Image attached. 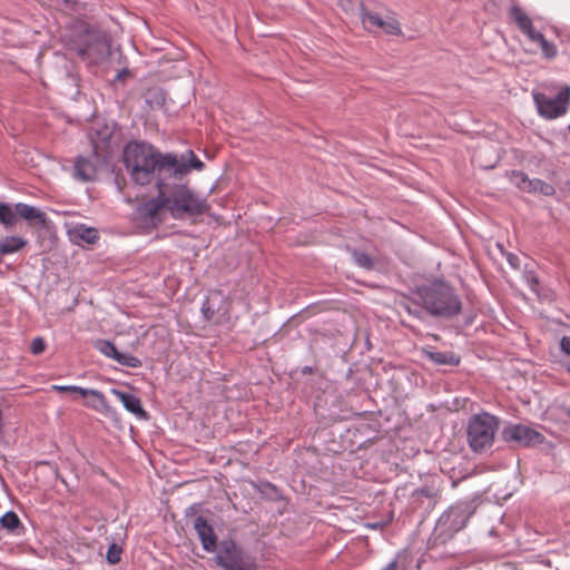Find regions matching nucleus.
<instances>
[{"instance_id":"nucleus-22","label":"nucleus","mask_w":570,"mask_h":570,"mask_svg":"<svg viewBox=\"0 0 570 570\" xmlns=\"http://www.w3.org/2000/svg\"><path fill=\"white\" fill-rule=\"evenodd\" d=\"M524 283L529 286L532 293H534L539 299H548V295L540 292L539 278L534 271L525 268L522 275Z\"/></svg>"},{"instance_id":"nucleus-32","label":"nucleus","mask_w":570,"mask_h":570,"mask_svg":"<svg viewBox=\"0 0 570 570\" xmlns=\"http://www.w3.org/2000/svg\"><path fill=\"white\" fill-rule=\"evenodd\" d=\"M46 350V342L42 337H36L30 344V351L35 355H39Z\"/></svg>"},{"instance_id":"nucleus-40","label":"nucleus","mask_w":570,"mask_h":570,"mask_svg":"<svg viewBox=\"0 0 570 570\" xmlns=\"http://www.w3.org/2000/svg\"><path fill=\"white\" fill-rule=\"evenodd\" d=\"M156 97H157V104L160 105L164 100L161 92H156Z\"/></svg>"},{"instance_id":"nucleus-14","label":"nucleus","mask_w":570,"mask_h":570,"mask_svg":"<svg viewBox=\"0 0 570 570\" xmlns=\"http://www.w3.org/2000/svg\"><path fill=\"white\" fill-rule=\"evenodd\" d=\"M110 392L122 403L124 407L139 420H147L148 414L144 410L139 397L132 393L118 389H111Z\"/></svg>"},{"instance_id":"nucleus-27","label":"nucleus","mask_w":570,"mask_h":570,"mask_svg":"<svg viewBox=\"0 0 570 570\" xmlns=\"http://www.w3.org/2000/svg\"><path fill=\"white\" fill-rule=\"evenodd\" d=\"M95 347L105 356L110 357L112 360L116 358L118 350L110 341L107 340H98L95 343Z\"/></svg>"},{"instance_id":"nucleus-17","label":"nucleus","mask_w":570,"mask_h":570,"mask_svg":"<svg viewBox=\"0 0 570 570\" xmlns=\"http://www.w3.org/2000/svg\"><path fill=\"white\" fill-rule=\"evenodd\" d=\"M205 163L189 148L180 151V179L191 171H202Z\"/></svg>"},{"instance_id":"nucleus-38","label":"nucleus","mask_w":570,"mask_h":570,"mask_svg":"<svg viewBox=\"0 0 570 570\" xmlns=\"http://www.w3.org/2000/svg\"><path fill=\"white\" fill-rule=\"evenodd\" d=\"M407 312L416 317H421V312L417 309L412 311L411 308H407Z\"/></svg>"},{"instance_id":"nucleus-18","label":"nucleus","mask_w":570,"mask_h":570,"mask_svg":"<svg viewBox=\"0 0 570 570\" xmlns=\"http://www.w3.org/2000/svg\"><path fill=\"white\" fill-rule=\"evenodd\" d=\"M16 213L26 220H35L39 224L46 223V214L41 212L39 208L30 206L28 204H16Z\"/></svg>"},{"instance_id":"nucleus-25","label":"nucleus","mask_w":570,"mask_h":570,"mask_svg":"<svg viewBox=\"0 0 570 570\" xmlns=\"http://www.w3.org/2000/svg\"><path fill=\"white\" fill-rule=\"evenodd\" d=\"M529 193H540L544 196H552L556 193V188L539 178L531 179V188L529 189Z\"/></svg>"},{"instance_id":"nucleus-36","label":"nucleus","mask_w":570,"mask_h":570,"mask_svg":"<svg viewBox=\"0 0 570 570\" xmlns=\"http://www.w3.org/2000/svg\"><path fill=\"white\" fill-rule=\"evenodd\" d=\"M397 568V561L396 559L392 560L391 562H389L383 569L381 570H396Z\"/></svg>"},{"instance_id":"nucleus-42","label":"nucleus","mask_w":570,"mask_h":570,"mask_svg":"<svg viewBox=\"0 0 570 570\" xmlns=\"http://www.w3.org/2000/svg\"><path fill=\"white\" fill-rule=\"evenodd\" d=\"M567 370H568V371H569V373H570V364H568V365H567Z\"/></svg>"},{"instance_id":"nucleus-21","label":"nucleus","mask_w":570,"mask_h":570,"mask_svg":"<svg viewBox=\"0 0 570 570\" xmlns=\"http://www.w3.org/2000/svg\"><path fill=\"white\" fill-rule=\"evenodd\" d=\"M428 356L435 364L458 365L460 358L453 352H428Z\"/></svg>"},{"instance_id":"nucleus-24","label":"nucleus","mask_w":570,"mask_h":570,"mask_svg":"<svg viewBox=\"0 0 570 570\" xmlns=\"http://www.w3.org/2000/svg\"><path fill=\"white\" fill-rule=\"evenodd\" d=\"M351 255H352L354 263L358 267H361L365 271H371L374 268V259L367 253L357 250V249H353Z\"/></svg>"},{"instance_id":"nucleus-6","label":"nucleus","mask_w":570,"mask_h":570,"mask_svg":"<svg viewBox=\"0 0 570 570\" xmlns=\"http://www.w3.org/2000/svg\"><path fill=\"white\" fill-rule=\"evenodd\" d=\"M510 16L517 23L519 30L532 42H537L540 48L542 56L547 59H553L558 55L556 45L548 41L542 32L533 28L532 19L519 7L512 6L510 9Z\"/></svg>"},{"instance_id":"nucleus-16","label":"nucleus","mask_w":570,"mask_h":570,"mask_svg":"<svg viewBox=\"0 0 570 570\" xmlns=\"http://www.w3.org/2000/svg\"><path fill=\"white\" fill-rule=\"evenodd\" d=\"M85 392L86 393L80 394V396H82V397L90 396L91 397L90 400H88L86 402V405L88 407H91L96 411H100L109 416L116 414V411L109 405L105 395L100 391L92 390V389H85Z\"/></svg>"},{"instance_id":"nucleus-12","label":"nucleus","mask_w":570,"mask_h":570,"mask_svg":"<svg viewBox=\"0 0 570 570\" xmlns=\"http://www.w3.org/2000/svg\"><path fill=\"white\" fill-rule=\"evenodd\" d=\"M215 560L224 569L233 570L243 562L242 551L233 540H223Z\"/></svg>"},{"instance_id":"nucleus-2","label":"nucleus","mask_w":570,"mask_h":570,"mask_svg":"<svg viewBox=\"0 0 570 570\" xmlns=\"http://www.w3.org/2000/svg\"><path fill=\"white\" fill-rule=\"evenodd\" d=\"M411 295L412 303L422 307L433 317L452 318L462 311L460 295L442 279L417 286Z\"/></svg>"},{"instance_id":"nucleus-26","label":"nucleus","mask_w":570,"mask_h":570,"mask_svg":"<svg viewBox=\"0 0 570 570\" xmlns=\"http://www.w3.org/2000/svg\"><path fill=\"white\" fill-rule=\"evenodd\" d=\"M17 222V213L7 204L0 203V223L4 226H13Z\"/></svg>"},{"instance_id":"nucleus-15","label":"nucleus","mask_w":570,"mask_h":570,"mask_svg":"<svg viewBox=\"0 0 570 570\" xmlns=\"http://www.w3.org/2000/svg\"><path fill=\"white\" fill-rule=\"evenodd\" d=\"M194 528L197 532L204 550L214 552L217 548V539L214 534L213 528L207 523L203 517H197L194 521Z\"/></svg>"},{"instance_id":"nucleus-20","label":"nucleus","mask_w":570,"mask_h":570,"mask_svg":"<svg viewBox=\"0 0 570 570\" xmlns=\"http://www.w3.org/2000/svg\"><path fill=\"white\" fill-rule=\"evenodd\" d=\"M361 19L364 28L368 31H377L379 28L383 26V20L385 18L381 17L377 13L366 11L362 9Z\"/></svg>"},{"instance_id":"nucleus-29","label":"nucleus","mask_w":570,"mask_h":570,"mask_svg":"<svg viewBox=\"0 0 570 570\" xmlns=\"http://www.w3.org/2000/svg\"><path fill=\"white\" fill-rule=\"evenodd\" d=\"M513 184L521 190L528 191L531 188V179L522 171L512 173Z\"/></svg>"},{"instance_id":"nucleus-23","label":"nucleus","mask_w":570,"mask_h":570,"mask_svg":"<svg viewBox=\"0 0 570 570\" xmlns=\"http://www.w3.org/2000/svg\"><path fill=\"white\" fill-rule=\"evenodd\" d=\"M0 527L8 532L18 533L17 530L21 527V521L13 511H8L0 518Z\"/></svg>"},{"instance_id":"nucleus-8","label":"nucleus","mask_w":570,"mask_h":570,"mask_svg":"<svg viewBox=\"0 0 570 570\" xmlns=\"http://www.w3.org/2000/svg\"><path fill=\"white\" fill-rule=\"evenodd\" d=\"M202 317L215 325H226L230 321L229 301L222 291H209L202 302Z\"/></svg>"},{"instance_id":"nucleus-4","label":"nucleus","mask_w":570,"mask_h":570,"mask_svg":"<svg viewBox=\"0 0 570 570\" xmlns=\"http://www.w3.org/2000/svg\"><path fill=\"white\" fill-rule=\"evenodd\" d=\"M156 188L157 197L138 205L135 210L136 219L144 227H156L166 212H170L175 217V210L178 208V184L160 183Z\"/></svg>"},{"instance_id":"nucleus-33","label":"nucleus","mask_w":570,"mask_h":570,"mask_svg":"<svg viewBox=\"0 0 570 570\" xmlns=\"http://www.w3.org/2000/svg\"><path fill=\"white\" fill-rule=\"evenodd\" d=\"M51 389L59 392L77 393L79 395L86 393L83 387L76 385H52Z\"/></svg>"},{"instance_id":"nucleus-39","label":"nucleus","mask_w":570,"mask_h":570,"mask_svg":"<svg viewBox=\"0 0 570 570\" xmlns=\"http://www.w3.org/2000/svg\"><path fill=\"white\" fill-rule=\"evenodd\" d=\"M129 71L127 69H122L121 71L118 72L117 75V78L120 79L122 77H125V75H128Z\"/></svg>"},{"instance_id":"nucleus-13","label":"nucleus","mask_w":570,"mask_h":570,"mask_svg":"<svg viewBox=\"0 0 570 570\" xmlns=\"http://www.w3.org/2000/svg\"><path fill=\"white\" fill-rule=\"evenodd\" d=\"M98 155L92 153L88 157H77L73 165V176L80 181H91L98 171Z\"/></svg>"},{"instance_id":"nucleus-19","label":"nucleus","mask_w":570,"mask_h":570,"mask_svg":"<svg viewBox=\"0 0 570 570\" xmlns=\"http://www.w3.org/2000/svg\"><path fill=\"white\" fill-rule=\"evenodd\" d=\"M72 235L77 243L95 244L98 239L97 229L83 225L75 228Z\"/></svg>"},{"instance_id":"nucleus-7","label":"nucleus","mask_w":570,"mask_h":570,"mask_svg":"<svg viewBox=\"0 0 570 570\" xmlns=\"http://www.w3.org/2000/svg\"><path fill=\"white\" fill-rule=\"evenodd\" d=\"M532 96L538 114L546 119H556L567 112L570 104V86H563L556 97L542 92H533Z\"/></svg>"},{"instance_id":"nucleus-11","label":"nucleus","mask_w":570,"mask_h":570,"mask_svg":"<svg viewBox=\"0 0 570 570\" xmlns=\"http://www.w3.org/2000/svg\"><path fill=\"white\" fill-rule=\"evenodd\" d=\"M209 209L210 205L206 197L198 195L186 184L180 183V216L186 214L193 222H197Z\"/></svg>"},{"instance_id":"nucleus-1","label":"nucleus","mask_w":570,"mask_h":570,"mask_svg":"<svg viewBox=\"0 0 570 570\" xmlns=\"http://www.w3.org/2000/svg\"><path fill=\"white\" fill-rule=\"evenodd\" d=\"M124 164L130 178L145 186L155 180L156 187L178 184V161L175 156L163 155L151 145L129 142L124 149Z\"/></svg>"},{"instance_id":"nucleus-31","label":"nucleus","mask_w":570,"mask_h":570,"mask_svg":"<svg viewBox=\"0 0 570 570\" xmlns=\"http://www.w3.org/2000/svg\"><path fill=\"white\" fill-rule=\"evenodd\" d=\"M122 549L116 544L111 543L108 547L106 559L110 564H117L121 559Z\"/></svg>"},{"instance_id":"nucleus-34","label":"nucleus","mask_w":570,"mask_h":570,"mask_svg":"<svg viewBox=\"0 0 570 570\" xmlns=\"http://www.w3.org/2000/svg\"><path fill=\"white\" fill-rule=\"evenodd\" d=\"M507 261L512 268H519L520 259L517 255L512 253L507 254Z\"/></svg>"},{"instance_id":"nucleus-30","label":"nucleus","mask_w":570,"mask_h":570,"mask_svg":"<svg viewBox=\"0 0 570 570\" xmlns=\"http://www.w3.org/2000/svg\"><path fill=\"white\" fill-rule=\"evenodd\" d=\"M379 30H382L386 35H397L401 31L399 22L392 17L385 18L383 26L379 28Z\"/></svg>"},{"instance_id":"nucleus-37","label":"nucleus","mask_w":570,"mask_h":570,"mask_svg":"<svg viewBox=\"0 0 570 570\" xmlns=\"http://www.w3.org/2000/svg\"><path fill=\"white\" fill-rule=\"evenodd\" d=\"M233 570H254V569L249 564H245L244 562H242L239 566H237Z\"/></svg>"},{"instance_id":"nucleus-9","label":"nucleus","mask_w":570,"mask_h":570,"mask_svg":"<svg viewBox=\"0 0 570 570\" xmlns=\"http://www.w3.org/2000/svg\"><path fill=\"white\" fill-rule=\"evenodd\" d=\"M507 443H514L522 448H534L546 444L544 435L535 428L522 423H508L501 432Z\"/></svg>"},{"instance_id":"nucleus-35","label":"nucleus","mask_w":570,"mask_h":570,"mask_svg":"<svg viewBox=\"0 0 570 570\" xmlns=\"http://www.w3.org/2000/svg\"><path fill=\"white\" fill-rule=\"evenodd\" d=\"M561 351L568 355H570V337L563 336L560 341Z\"/></svg>"},{"instance_id":"nucleus-28","label":"nucleus","mask_w":570,"mask_h":570,"mask_svg":"<svg viewBox=\"0 0 570 570\" xmlns=\"http://www.w3.org/2000/svg\"><path fill=\"white\" fill-rule=\"evenodd\" d=\"M117 363L124 366H128L131 368L139 367L141 365V362L138 357L129 354V353H121L118 351L117 356L115 358Z\"/></svg>"},{"instance_id":"nucleus-5","label":"nucleus","mask_w":570,"mask_h":570,"mask_svg":"<svg viewBox=\"0 0 570 570\" xmlns=\"http://www.w3.org/2000/svg\"><path fill=\"white\" fill-rule=\"evenodd\" d=\"M499 419L488 412H481L469 419L466 440L471 450L483 453L490 450L499 429Z\"/></svg>"},{"instance_id":"nucleus-3","label":"nucleus","mask_w":570,"mask_h":570,"mask_svg":"<svg viewBox=\"0 0 570 570\" xmlns=\"http://www.w3.org/2000/svg\"><path fill=\"white\" fill-rule=\"evenodd\" d=\"M66 46L88 65H99L110 55V43L106 35L88 29L85 24L71 31Z\"/></svg>"},{"instance_id":"nucleus-10","label":"nucleus","mask_w":570,"mask_h":570,"mask_svg":"<svg viewBox=\"0 0 570 570\" xmlns=\"http://www.w3.org/2000/svg\"><path fill=\"white\" fill-rule=\"evenodd\" d=\"M472 514L469 503L461 502L450 507L438 520L436 529L446 537L462 530Z\"/></svg>"},{"instance_id":"nucleus-41","label":"nucleus","mask_w":570,"mask_h":570,"mask_svg":"<svg viewBox=\"0 0 570 570\" xmlns=\"http://www.w3.org/2000/svg\"><path fill=\"white\" fill-rule=\"evenodd\" d=\"M567 412H568V415L570 416V404H569V406H568Z\"/></svg>"}]
</instances>
